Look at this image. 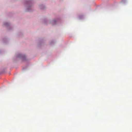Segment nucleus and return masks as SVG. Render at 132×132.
Here are the masks:
<instances>
[{
	"mask_svg": "<svg viewBox=\"0 0 132 132\" xmlns=\"http://www.w3.org/2000/svg\"><path fill=\"white\" fill-rule=\"evenodd\" d=\"M78 18L79 19H82L84 18V17L83 15H79L78 16Z\"/></svg>",
	"mask_w": 132,
	"mask_h": 132,
	"instance_id": "6e6552de",
	"label": "nucleus"
},
{
	"mask_svg": "<svg viewBox=\"0 0 132 132\" xmlns=\"http://www.w3.org/2000/svg\"><path fill=\"white\" fill-rule=\"evenodd\" d=\"M44 42V40L42 39H40L38 41V46H40V44L43 43Z\"/></svg>",
	"mask_w": 132,
	"mask_h": 132,
	"instance_id": "423d86ee",
	"label": "nucleus"
},
{
	"mask_svg": "<svg viewBox=\"0 0 132 132\" xmlns=\"http://www.w3.org/2000/svg\"><path fill=\"white\" fill-rule=\"evenodd\" d=\"M60 21V19L59 17L55 18L52 20L47 19H45L44 20V23L46 25L50 24L52 25H55Z\"/></svg>",
	"mask_w": 132,
	"mask_h": 132,
	"instance_id": "f257e3e1",
	"label": "nucleus"
},
{
	"mask_svg": "<svg viewBox=\"0 0 132 132\" xmlns=\"http://www.w3.org/2000/svg\"><path fill=\"white\" fill-rule=\"evenodd\" d=\"M3 42L4 43H6L8 42V40L6 38H4L3 39Z\"/></svg>",
	"mask_w": 132,
	"mask_h": 132,
	"instance_id": "0eeeda50",
	"label": "nucleus"
},
{
	"mask_svg": "<svg viewBox=\"0 0 132 132\" xmlns=\"http://www.w3.org/2000/svg\"><path fill=\"white\" fill-rule=\"evenodd\" d=\"M5 72V70H3L1 71V72H0V73H4Z\"/></svg>",
	"mask_w": 132,
	"mask_h": 132,
	"instance_id": "9d476101",
	"label": "nucleus"
},
{
	"mask_svg": "<svg viewBox=\"0 0 132 132\" xmlns=\"http://www.w3.org/2000/svg\"><path fill=\"white\" fill-rule=\"evenodd\" d=\"M27 66H26V67H24L23 68V70H25V69H27Z\"/></svg>",
	"mask_w": 132,
	"mask_h": 132,
	"instance_id": "f8f14e48",
	"label": "nucleus"
},
{
	"mask_svg": "<svg viewBox=\"0 0 132 132\" xmlns=\"http://www.w3.org/2000/svg\"><path fill=\"white\" fill-rule=\"evenodd\" d=\"M122 1L123 3H125L126 2V0H122Z\"/></svg>",
	"mask_w": 132,
	"mask_h": 132,
	"instance_id": "9b49d317",
	"label": "nucleus"
},
{
	"mask_svg": "<svg viewBox=\"0 0 132 132\" xmlns=\"http://www.w3.org/2000/svg\"><path fill=\"white\" fill-rule=\"evenodd\" d=\"M3 24L4 26H5L6 27L7 29L9 30H11L13 29V27L12 25L9 22H4L3 23Z\"/></svg>",
	"mask_w": 132,
	"mask_h": 132,
	"instance_id": "20e7f679",
	"label": "nucleus"
},
{
	"mask_svg": "<svg viewBox=\"0 0 132 132\" xmlns=\"http://www.w3.org/2000/svg\"><path fill=\"white\" fill-rule=\"evenodd\" d=\"M25 6L26 7L25 11L27 12H31L34 10L33 0H26Z\"/></svg>",
	"mask_w": 132,
	"mask_h": 132,
	"instance_id": "f03ea898",
	"label": "nucleus"
},
{
	"mask_svg": "<svg viewBox=\"0 0 132 132\" xmlns=\"http://www.w3.org/2000/svg\"><path fill=\"white\" fill-rule=\"evenodd\" d=\"M9 74H10V72L9 73Z\"/></svg>",
	"mask_w": 132,
	"mask_h": 132,
	"instance_id": "ddd939ff",
	"label": "nucleus"
},
{
	"mask_svg": "<svg viewBox=\"0 0 132 132\" xmlns=\"http://www.w3.org/2000/svg\"><path fill=\"white\" fill-rule=\"evenodd\" d=\"M14 58L16 59H21L22 61H27V60L26 58V56L24 54L18 53L16 54V57Z\"/></svg>",
	"mask_w": 132,
	"mask_h": 132,
	"instance_id": "7ed1b4c3",
	"label": "nucleus"
},
{
	"mask_svg": "<svg viewBox=\"0 0 132 132\" xmlns=\"http://www.w3.org/2000/svg\"><path fill=\"white\" fill-rule=\"evenodd\" d=\"M39 7L40 9L42 11H44L46 9L45 6L42 4H40L39 5Z\"/></svg>",
	"mask_w": 132,
	"mask_h": 132,
	"instance_id": "39448f33",
	"label": "nucleus"
},
{
	"mask_svg": "<svg viewBox=\"0 0 132 132\" xmlns=\"http://www.w3.org/2000/svg\"><path fill=\"white\" fill-rule=\"evenodd\" d=\"M55 41L53 40H52L50 42V44L51 45H53L55 43Z\"/></svg>",
	"mask_w": 132,
	"mask_h": 132,
	"instance_id": "1a4fd4ad",
	"label": "nucleus"
}]
</instances>
